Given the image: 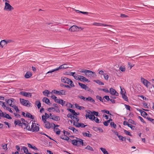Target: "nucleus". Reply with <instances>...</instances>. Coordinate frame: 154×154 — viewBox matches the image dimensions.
Returning <instances> with one entry per match:
<instances>
[{
    "mask_svg": "<svg viewBox=\"0 0 154 154\" xmlns=\"http://www.w3.org/2000/svg\"><path fill=\"white\" fill-rule=\"evenodd\" d=\"M5 114L4 118H7L9 119H12V117H11L8 114H7L6 112L5 113Z\"/></svg>",
    "mask_w": 154,
    "mask_h": 154,
    "instance_id": "38",
    "label": "nucleus"
},
{
    "mask_svg": "<svg viewBox=\"0 0 154 154\" xmlns=\"http://www.w3.org/2000/svg\"><path fill=\"white\" fill-rule=\"evenodd\" d=\"M141 81L147 88H148L149 85H151V84L150 82L148 81L147 80L143 78H141Z\"/></svg>",
    "mask_w": 154,
    "mask_h": 154,
    "instance_id": "6",
    "label": "nucleus"
},
{
    "mask_svg": "<svg viewBox=\"0 0 154 154\" xmlns=\"http://www.w3.org/2000/svg\"><path fill=\"white\" fill-rule=\"evenodd\" d=\"M66 64H64L60 65L58 68H56L57 71L59 70V69H65L67 68V67H64V66H66Z\"/></svg>",
    "mask_w": 154,
    "mask_h": 154,
    "instance_id": "17",
    "label": "nucleus"
},
{
    "mask_svg": "<svg viewBox=\"0 0 154 154\" xmlns=\"http://www.w3.org/2000/svg\"><path fill=\"white\" fill-rule=\"evenodd\" d=\"M6 44V40H2L0 42V46L2 48H3L4 45Z\"/></svg>",
    "mask_w": 154,
    "mask_h": 154,
    "instance_id": "21",
    "label": "nucleus"
},
{
    "mask_svg": "<svg viewBox=\"0 0 154 154\" xmlns=\"http://www.w3.org/2000/svg\"><path fill=\"white\" fill-rule=\"evenodd\" d=\"M70 81L69 79L67 78L64 76H63L61 78V81L62 82L69 84V81Z\"/></svg>",
    "mask_w": 154,
    "mask_h": 154,
    "instance_id": "10",
    "label": "nucleus"
},
{
    "mask_svg": "<svg viewBox=\"0 0 154 154\" xmlns=\"http://www.w3.org/2000/svg\"><path fill=\"white\" fill-rule=\"evenodd\" d=\"M80 78V81L83 82H90V81L87 79L86 78L82 75H79Z\"/></svg>",
    "mask_w": 154,
    "mask_h": 154,
    "instance_id": "13",
    "label": "nucleus"
},
{
    "mask_svg": "<svg viewBox=\"0 0 154 154\" xmlns=\"http://www.w3.org/2000/svg\"><path fill=\"white\" fill-rule=\"evenodd\" d=\"M122 97L124 100L126 101H128V98L127 96L125 95V94H122Z\"/></svg>",
    "mask_w": 154,
    "mask_h": 154,
    "instance_id": "35",
    "label": "nucleus"
},
{
    "mask_svg": "<svg viewBox=\"0 0 154 154\" xmlns=\"http://www.w3.org/2000/svg\"><path fill=\"white\" fill-rule=\"evenodd\" d=\"M85 117L86 119H87L88 118L91 120H94V119L95 118V117L93 114H91V115H89V114H86L85 115Z\"/></svg>",
    "mask_w": 154,
    "mask_h": 154,
    "instance_id": "14",
    "label": "nucleus"
},
{
    "mask_svg": "<svg viewBox=\"0 0 154 154\" xmlns=\"http://www.w3.org/2000/svg\"><path fill=\"white\" fill-rule=\"evenodd\" d=\"M0 105H1L4 108L6 107L5 103L3 102L2 101H0Z\"/></svg>",
    "mask_w": 154,
    "mask_h": 154,
    "instance_id": "59",
    "label": "nucleus"
},
{
    "mask_svg": "<svg viewBox=\"0 0 154 154\" xmlns=\"http://www.w3.org/2000/svg\"><path fill=\"white\" fill-rule=\"evenodd\" d=\"M52 92H53L54 93L59 95H60V91H58L56 90H53L52 91Z\"/></svg>",
    "mask_w": 154,
    "mask_h": 154,
    "instance_id": "42",
    "label": "nucleus"
},
{
    "mask_svg": "<svg viewBox=\"0 0 154 154\" xmlns=\"http://www.w3.org/2000/svg\"><path fill=\"white\" fill-rule=\"evenodd\" d=\"M79 75H78L76 74L74 75L73 77H74V79L76 80H80V78L79 77Z\"/></svg>",
    "mask_w": 154,
    "mask_h": 154,
    "instance_id": "40",
    "label": "nucleus"
},
{
    "mask_svg": "<svg viewBox=\"0 0 154 154\" xmlns=\"http://www.w3.org/2000/svg\"><path fill=\"white\" fill-rule=\"evenodd\" d=\"M26 103H25V105H24L25 106H28V107H30V106H31V103H30L29 102V101L28 100H26Z\"/></svg>",
    "mask_w": 154,
    "mask_h": 154,
    "instance_id": "49",
    "label": "nucleus"
},
{
    "mask_svg": "<svg viewBox=\"0 0 154 154\" xmlns=\"http://www.w3.org/2000/svg\"><path fill=\"white\" fill-rule=\"evenodd\" d=\"M43 94L45 96H48V94L50 93V91L48 90H45L43 92Z\"/></svg>",
    "mask_w": 154,
    "mask_h": 154,
    "instance_id": "37",
    "label": "nucleus"
},
{
    "mask_svg": "<svg viewBox=\"0 0 154 154\" xmlns=\"http://www.w3.org/2000/svg\"><path fill=\"white\" fill-rule=\"evenodd\" d=\"M138 118L140 119V121L142 122L143 123H146L144 121L143 119L142 118V117L140 116H138Z\"/></svg>",
    "mask_w": 154,
    "mask_h": 154,
    "instance_id": "63",
    "label": "nucleus"
},
{
    "mask_svg": "<svg viewBox=\"0 0 154 154\" xmlns=\"http://www.w3.org/2000/svg\"><path fill=\"white\" fill-rule=\"evenodd\" d=\"M28 124H26V123L24 122H21V121L19 119L15 120L14 121V124L15 125V126L18 125L19 126H20L22 128L23 127V125H25L26 126V127L24 128V129H27L29 127V125H28L29 123L28 122Z\"/></svg>",
    "mask_w": 154,
    "mask_h": 154,
    "instance_id": "2",
    "label": "nucleus"
},
{
    "mask_svg": "<svg viewBox=\"0 0 154 154\" xmlns=\"http://www.w3.org/2000/svg\"><path fill=\"white\" fill-rule=\"evenodd\" d=\"M7 144H5L4 145H2V146L3 148L5 150H7L8 149V148H7Z\"/></svg>",
    "mask_w": 154,
    "mask_h": 154,
    "instance_id": "64",
    "label": "nucleus"
},
{
    "mask_svg": "<svg viewBox=\"0 0 154 154\" xmlns=\"http://www.w3.org/2000/svg\"><path fill=\"white\" fill-rule=\"evenodd\" d=\"M6 110H8L10 112L12 113L13 112V111L9 107H6Z\"/></svg>",
    "mask_w": 154,
    "mask_h": 154,
    "instance_id": "60",
    "label": "nucleus"
},
{
    "mask_svg": "<svg viewBox=\"0 0 154 154\" xmlns=\"http://www.w3.org/2000/svg\"><path fill=\"white\" fill-rule=\"evenodd\" d=\"M109 92L112 95H115L116 96H118L119 95V93L115 89L112 88H110Z\"/></svg>",
    "mask_w": 154,
    "mask_h": 154,
    "instance_id": "12",
    "label": "nucleus"
},
{
    "mask_svg": "<svg viewBox=\"0 0 154 154\" xmlns=\"http://www.w3.org/2000/svg\"><path fill=\"white\" fill-rule=\"evenodd\" d=\"M60 95H65L66 94V91L65 90H62L60 91Z\"/></svg>",
    "mask_w": 154,
    "mask_h": 154,
    "instance_id": "41",
    "label": "nucleus"
},
{
    "mask_svg": "<svg viewBox=\"0 0 154 154\" xmlns=\"http://www.w3.org/2000/svg\"><path fill=\"white\" fill-rule=\"evenodd\" d=\"M21 150H23L24 151V152L25 153H27V152H28V151L27 147L25 146H23L21 148Z\"/></svg>",
    "mask_w": 154,
    "mask_h": 154,
    "instance_id": "32",
    "label": "nucleus"
},
{
    "mask_svg": "<svg viewBox=\"0 0 154 154\" xmlns=\"http://www.w3.org/2000/svg\"><path fill=\"white\" fill-rule=\"evenodd\" d=\"M53 129L54 131L56 132V134L57 135H59L60 132V130L58 128H55V127H54Z\"/></svg>",
    "mask_w": 154,
    "mask_h": 154,
    "instance_id": "22",
    "label": "nucleus"
},
{
    "mask_svg": "<svg viewBox=\"0 0 154 154\" xmlns=\"http://www.w3.org/2000/svg\"><path fill=\"white\" fill-rule=\"evenodd\" d=\"M12 107L16 111V112H18L19 111L18 107L14 105H13Z\"/></svg>",
    "mask_w": 154,
    "mask_h": 154,
    "instance_id": "45",
    "label": "nucleus"
},
{
    "mask_svg": "<svg viewBox=\"0 0 154 154\" xmlns=\"http://www.w3.org/2000/svg\"><path fill=\"white\" fill-rule=\"evenodd\" d=\"M20 103L23 106L25 105V103H26V100L23 99L21 98H20Z\"/></svg>",
    "mask_w": 154,
    "mask_h": 154,
    "instance_id": "23",
    "label": "nucleus"
},
{
    "mask_svg": "<svg viewBox=\"0 0 154 154\" xmlns=\"http://www.w3.org/2000/svg\"><path fill=\"white\" fill-rule=\"evenodd\" d=\"M70 87H74L73 82L70 79V81H69V84Z\"/></svg>",
    "mask_w": 154,
    "mask_h": 154,
    "instance_id": "56",
    "label": "nucleus"
},
{
    "mask_svg": "<svg viewBox=\"0 0 154 154\" xmlns=\"http://www.w3.org/2000/svg\"><path fill=\"white\" fill-rule=\"evenodd\" d=\"M124 133L127 135H128L130 136H132L131 134L128 131L124 129Z\"/></svg>",
    "mask_w": 154,
    "mask_h": 154,
    "instance_id": "46",
    "label": "nucleus"
},
{
    "mask_svg": "<svg viewBox=\"0 0 154 154\" xmlns=\"http://www.w3.org/2000/svg\"><path fill=\"white\" fill-rule=\"evenodd\" d=\"M91 114H93L94 116L95 115L96 116H99V113L98 112L93 111L92 112H91Z\"/></svg>",
    "mask_w": 154,
    "mask_h": 154,
    "instance_id": "52",
    "label": "nucleus"
},
{
    "mask_svg": "<svg viewBox=\"0 0 154 154\" xmlns=\"http://www.w3.org/2000/svg\"><path fill=\"white\" fill-rule=\"evenodd\" d=\"M101 112H103L106 113L107 114H109L110 115H111L110 113L109 112L108 110H105V109L103 110H101Z\"/></svg>",
    "mask_w": 154,
    "mask_h": 154,
    "instance_id": "53",
    "label": "nucleus"
},
{
    "mask_svg": "<svg viewBox=\"0 0 154 154\" xmlns=\"http://www.w3.org/2000/svg\"><path fill=\"white\" fill-rule=\"evenodd\" d=\"M42 101L45 102L46 104L50 105L51 104L50 100L47 97H44L42 99Z\"/></svg>",
    "mask_w": 154,
    "mask_h": 154,
    "instance_id": "15",
    "label": "nucleus"
},
{
    "mask_svg": "<svg viewBox=\"0 0 154 154\" xmlns=\"http://www.w3.org/2000/svg\"><path fill=\"white\" fill-rule=\"evenodd\" d=\"M119 69L122 72H124L125 70V68L124 66H121L119 68Z\"/></svg>",
    "mask_w": 154,
    "mask_h": 154,
    "instance_id": "48",
    "label": "nucleus"
},
{
    "mask_svg": "<svg viewBox=\"0 0 154 154\" xmlns=\"http://www.w3.org/2000/svg\"><path fill=\"white\" fill-rule=\"evenodd\" d=\"M7 103L11 107L13 106V105L12 104V101L11 100H10V99H9V100L8 101Z\"/></svg>",
    "mask_w": 154,
    "mask_h": 154,
    "instance_id": "51",
    "label": "nucleus"
},
{
    "mask_svg": "<svg viewBox=\"0 0 154 154\" xmlns=\"http://www.w3.org/2000/svg\"><path fill=\"white\" fill-rule=\"evenodd\" d=\"M78 141L76 140H72V143L74 145L77 146L78 145Z\"/></svg>",
    "mask_w": 154,
    "mask_h": 154,
    "instance_id": "31",
    "label": "nucleus"
},
{
    "mask_svg": "<svg viewBox=\"0 0 154 154\" xmlns=\"http://www.w3.org/2000/svg\"><path fill=\"white\" fill-rule=\"evenodd\" d=\"M93 25L96 26H111V25H107V24H104L100 23H93Z\"/></svg>",
    "mask_w": 154,
    "mask_h": 154,
    "instance_id": "18",
    "label": "nucleus"
},
{
    "mask_svg": "<svg viewBox=\"0 0 154 154\" xmlns=\"http://www.w3.org/2000/svg\"><path fill=\"white\" fill-rule=\"evenodd\" d=\"M26 117L28 118H30L32 119H34V116L32 115L30 113L28 112H26Z\"/></svg>",
    "mask_w": 154,
    "mask_h": 154,
    "instance_id": "19",
    "label": "nucleus"
},
{
    "mask_svg": "<svg viewBox=\"0 0 154 154\" xmlns=\"http://www.w3.org/2000/svg\"><path fill=\"white\" fill-rule=\"evenodd\" d=\"M32 75V73L29 72H27L25 74L24 77L28 79Z\"/></svg>",
    "mask_w": 154,
    "mask_h": 154,
    "instance_id": "20",
    "label": "nucleus"
},
{
    "mask_svg": "<svg viewBox=\"0 0 154 154\" xmlns=\"http://www.w3.org/2000/svg\"><path fill=\"white\" fill-rule=\"evenodd\" d=\"M78 141V142H79L80 144L82 145H83L84 143L83 142V140L81 139H79V140H77Z\"/></svg>",
    "mask_w": 154,
    "mask_h": 154,
    "instance_id": "55",
    "label": "nucleus"
},
{
    "mask_svg": "<svg viewBox=\"0 0 154 154\" xmlns=\"http://www.w3.org/2000/svg\"><path fill=\"white\" fill-rule=\"evenodd\" d=\"M45 128L47 129H49L52 126V123L51 124L50 122L47 121L46 123H45Z\"/></svg>",
    "mask_w": 154,
    "mask_h": 154,
    "instance_id": "16",
    "label": "nucleus"
},
{
    "mask_svg": "<svg viewBox=\"0 0 154 154\" xmlns=\"http://www.w3.org/2000/svg\"><path fill=\"white\" fill-rule=\"evenodd\" d=\"M132 130H136V128H135V126H133L132 125L129 124L128 126Z\"/></svg>",
    "mask_w": 154,
    "mask_h": 154,
    "instance_id": "47",
    "label": "nucleus"
},
{
    "mask_svg": "<svg viewBox=\"0 0 154 154\" xmlns=\"http://www.w3.org/2000/svg\"><path fill=\"white\" fill-rule=\"evenodd\" d=\"M82 134L84 136L87 137H91L92 136V134H88L86 132H83Z\"/></svg>",
    "mask_w": 154,
    "mask_h": 154,
    "instance_id": "27",
    "label": "nucleus"
},
{
    "mask_svg": "<svg viewBox=\"0 0 154 154\" xmlns=\"http://www.w3.org/2000/svg\"><path fill=\"white\" fill-rule=\"evenodd\" d=\"M79 27L76 25H73L69 29V30L71 32H74L78 31Z\"/></svg>",
    "mask_w": 154,
    "mask_h": 154,
    "instance_id": "11",
    "label": "nucleus"
},
{
    "mask_svg": "<svg viewBox=\"0 0 154 154\" xmlns=\"http://www.w3.org/2000/svg\"><path fill=\"white\" fill-rule=\"evenodd\" d=\"M128 121L129 122L132 124H134L135 125H136V123L134 121L131 119H129L128 120Z\"/></svg>",
    "mask_w": 154,
    "mask_h": 154,
    "instance_id": "50",
    "label": "nucleus"
},
{
    "mask_svg": "<svg viewBox=\"0 0 154 154\" xmlns=\"http://www.w3.org/2000/svg\"><path fill=\"white\" fill-rule=\"evenodd\" d=\"M100 150L104 154H109L108 152L106 150V149L103 147L100 148Z\"/></svg>",
    "mask_w": 154,
    "mask_h": 154,
    "instance_id": "26",
    "label": "nucleus"
},
{
    "mask_svg": "<svg viewBox=\"0 0 154 154\" xmlns=\"http://www.w3.org/2000/svg\"><path fill=\"white\" fill-rule=\"evenodd\" d=\"M79 72L81 73H85L88 77L94 78L96 75L94 72L88 70L82 69Z\"/></svg>",
    "mask_w": 154,
    "mask_h": 154,
    "instance_id": "1",
    "label": "nucleus"
},
{
    "mask_svg": "<svg viewBox=\"0 0 154 154\" xmlns=\"http://www.w3.org/2000/svg\"><path fill=\"white\" fill-rule=\"evenodd\" d=\"M20 94L23 96L31 97H32V94L29 92H26L24 91H21L20 92Z\"/></svg>",
    "mask_w": 154,
    "mask_h": 154,
    "instance_id": "9",
    "label": "nucleus"
},
{
    "mask_svg": "<svg viewBox=\"0 0 154 154\" xmlns=\"http://www.w3.org/2000/svg\"><path fill=\"white\" fill-rule=\"evenodd\" d=\"M35 104L37 105L38 109H39L41 105V104L40 101L38 100L35 102Z\"/></svg>",
    "mask_w": 154,
    "mask_h": 154,
    "instance_id": "28",
    "label": "nucleus"
},
{
    "mask_svg": "<svg viewBox=\"0 0 154 154\" xmlns=\"http://www.w3.org/2000/svg\"><path fill=\"white\" fill-rule=\"evenodd\" d=\"M125 106L127 109L130 111V110L131 106H130L125 104Z\"/></svg>",
    "mask_w": 154,
    "mask_h": 154,
    "instance_id": "57",
    "label": "nucleus"
},
{
    "mask_svg": "<svg viewBox=\"0 0 154 154\" xmlns=\"http://www.w3.org/2000/svg\"><path fill=\"white\" fill-rule=\"evenodd\" d=\"M141 115L145 118H146L149 121L151 122L152 123L154 124V119L149 117L148 116L146 117V116L148 115V114L146 112L143 111L142 113V115Z\"/></svg>",
    "mask_w": 154,
    "mask_h": 154,
    "instance_id": "7",
    "label": "nucleus"
},
{
    "mask_svg": "<svg viewBox=\"0 0 154 154\" xmlns=\"http://www.w3.org/2000/svg\"><path fill=\"white\" fill-rule=\"evenodd\" d=\"M14 9V8L8 3L6 2L4 10L6 11H11Z\"/></svg>",
    "mask_w": 154,
    "mask_h": 154,
    "instance_id": "5",
    "label": "nucleus"
},
{
    "mask_svg": "<svg viewBox=\"0 0 154 154\" xmlns=\"http://www.w3.org/2000/svg\"><path fill=\"white\" fill-rule=\"evenodd\" d=\"M96 97L97 99L99 100L100 101H103V100L101 97L97 95L96 96Z\"/></svg>",
    "mask_w": 154,
    "mask_h": 154,
    "instance_id": "61",
    "label": "nucleus"
},
{
    "mask_svg": "<svg viewBox=\"0 0 154 154\" xmlns=\"http://www.w3.org/2000/svg\"><path fill=\"white\" fill-rule=\"evenodd\" d=\"M103 98L105 99L107 101H109L110 100V99L108 96H105L103 97Z\"/></svg>",
    "mask_w": 154,
    "mask_h": 154,
    "instance_id": "58",
    "label": "nucleus"
},
{
    "mask_svg": "<svg viewBox=\"0 0 154 154\" xmlns=\"http://www.w3.org/2000/svg\"><path fill=\"white\" fill-rule=\"evenodd\" d=\"M85 149L90 150L92 151H94L93 148L89 145L87 146L85 148Z\"/></svg>",
    "mask_w": 154,
    "mask_h": 154,
    "instance_id": "44",
    "label": "nucleus"
},
{
    "mask_svg": "<svg viewBox=\"0 0 154 154\" xmlns=\"http://www.w3.org/2000/svg\"><path fill=\"white\" fill-rule=\"evenodd\" d=\"M119 139L122 141H126V138L123 137L122 136L119 135L118 137Z\"/></svg>",
    "mask_w": 154,
    "mask_h": 154,
    "instance_id": "33",
    "label": "nucleus"
},
{
    "mask_svg": "<svg viewBox=\"0 0 154 154\" xmlns=\"http://www.w3.org/2000/svg\"><path fill=\"white\" fill-rule=\"evenodd\" d=\"M31 128H30L29 126L27 130L29 131H32V132H37L39 131V128L38 126H37L35 123L32 122L31 126Z\"/></svg>",
    "mask_w": 154,
    "mask_h": 154,
    "instance_id": "3",
    "label": "nucleus"
},
{
    "mask_svg": "<svg viewBox=\"0 0 154 154\" xmlns=\"http://www.w3.org/2000/svg\"><path fill=\"white\" fill-rule=\"evenodd\" d=\"M78 97L81 99H82L85 101H89L93 103H95L94 100L90 96L86 98L85 97L83 96L79 95L78 96Z\"/></svg>",
    "mask_w": 154,
    "mask_h": 154,
    "instance_id": "4",
    "label": "nucleus"
},
{
    "mask_svg": "<svg viewBox=\"0 0 154 154\" xmlns=\"http://www.w3.org/2000/svg\"><path fill=\"white\" fill-rule=\"evenodd\" d=\"M79 85L81 88H82L84 89L85 88H87V86L85 85V84L81 83L80 82L78 83Z\"/></svg>",
    "mask_w": 154,
    "mask_h": 154,
    "instance_id": "29",
    "label": "nucleus"
},
{
    "mask_svg": "<svg viewBox=\"0 0 154 154\" xmlns=\"http://www.w3.org/2000/svg\"><path fill=\"white\" fill-rule=\"evenodd\" d=\"M110 125L111 127H113L114 128H116V125L113 122H112L110 123Z\"/></svg>",
    "mask_w": 154,
    "mask_h": 154,
    "instance_id": "43",
    "label": "nucleus"
},
{
    "mask_svg": "<svg viewBox=\"0 0 154 154\" xmlns=\"http://www.w3.org/2000/svg\"><path fill=\"white\" fill-rule=\"evenodd\" d=\"M94 81L100 85H104L103 82H101L98 79L94 80Z\"/></svg>",
    "mask_w": 154,
    "mask_h": 154,
    "instance_id": "24",
    "label": "nucleus"
},
{
    "mask_svg": "<svg viewBox=\"0 0 154 154\" xmlns=\"http://www.w3.org/2000/svg\"><path fill=\"white\" fill-rule=\"evenodd\" d=\"M60 85L61 87H64L65 88H70L71 87L70 86L68 85H65L63 84H60Z\"/></svg>",
    "mask_w": 154,
    "mask_h": 154,
    "instance_id": "39",
    "label": "nucleus"
},
{
    "mask_svg": "<svg viewBox=\"0 0 154 154\" xmlns=\"http://www.w3.org/2000/svg\"><path fill=\"white\" fill-rule=\"evenodd\" d=\"M75 106L77 108L80 110H81L82 109H84L85 108V107L84 106H80L78 104H75Z\"/></svg>",
    "mask_w": 154,
    "mask_h": 154,
    "instance_id": "25",
    "label": "nucleus"
},
{
    "mask_svg": "<svg viewBox=\"0 0 154 154\" xmlns=\"http://www.w3.org/2000/svg\"><path fill=\"white\" fill-rule=\"evenodd\" d=\"M78 126L79 127H81V128H85L86 126H87V125H85L83 123H78Z\"/></svg>",
    "mask_w": 154,
    "mask_h": 154,
    "instance_id": "36",
    "label": "nucleus"
},
{
    "mask_svg": "<svg viewBox=\"0 0 154 154\" xmlns=\"http://www.w3.org/2000/svg\"><path fill=\"white\" fill-rule=\"evenodd\" d=\"M67 110L69 111V112H71L72 113V115H73L74 112L75 111V110H74V109L69 108H67Z\"/></svg>",
    "mask_w": 154,
    "mask_h": 154,
    "instance_id": "54",
    "label": "nucleus"
},
{
    "mask_svg": "<svg viewBox=\"0 0 154 154\" xmlns=\"http://www.w3.org/2000/svg\"><path fill=\"white\" fill-rule=\"evenodd\" d=\"M14 116L17 118H20L21 116L20 115L17 114L16 113L14 112Z\"/></svg>",
    "mask_w": 154,
    "mask_h": 154,
    "instance_id": "62",
    "label": "nucleus"
},
{
    "mask_svg": "<svg viewBox=\"0 0 154 154\" xmlns=\"http://www.w3.org/2000/svg\"><path fill=\"white\" fill-rule=\"evenodd\" d=\"M60 103H59V104L61 105L62 106H63L64 105H65L66 106H67V104H65V103H66L65 101L61 99H60Z\"/></svg>",
    "mask_w": 154,
    "mask_h": 154,
    "instance_id": "30",
    "label": "nucleus"
},
{
    "mask_svg": "<svg viewBox=\"0 0 154 154\" xmlns=\"http://www.w3.org/2000/svg\"><path fill=\"white\" fill-rule=\"evenodd\" d=\"M42 120L43 122L44 123H46L47 122V118L46 116L44 115H43L42 116Z\"/></svg>",
    "mask_w": 154,
    "mask_h": 154,
    "instance_id": "34",
    "label": "nucleus"
},
{
    "mask_svg": "<svg viewBox=\"0 0 154 154\" xmlns=\"http://www.w3.org/2000/svg\"><path fill=\"white\" fill-rule=\"evenodd\" d=\"M50 116V119H51L54 120L56 121H58L60 120V118L59 116H56L55 115H52L51 113L49 114Z\"/></svg>",
    "mask_w": 154,
    "mask_h": 154,
    "instance_id": "8",
    "label": "nucleus"
}]
</instances>
